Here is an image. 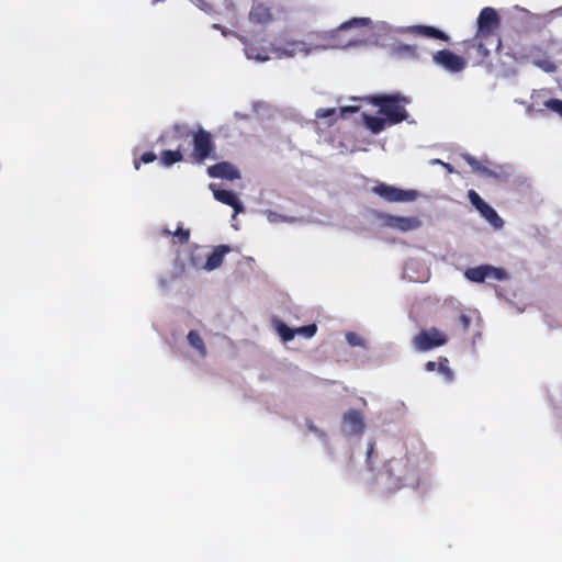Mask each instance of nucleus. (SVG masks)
<instances>
[{
  "label": "nucleus",
  "instance_id": "19",
  "mask_svg": "<svg viewBox=\"0 0 562 562\" xmlns=\"http://www.w3.org/2000/svg\"><path fill=\"white\" fill-rule=\"evenodd\" d=\"M161 236H172V244H187L190 239L191 232L189 228H184L182 225H178L175 232L168 228H162L160 232Z\"/></svg>",
  "mask_w": 562,
  "mask_h": 562
},
{
  "label": "nucleus",
  "instance_id": "14",
  "mask_svg": "<svg viewBox=\"0 0 562 562\" xmlns=\"http://www.w3.org/2000/svg\"><path fill=\"white\" fill-rule=\"evenodd\" d=\"M214 198L222 202L223 204H226L228 206H232L234 209L235 214L240 213L244 211V206L238 200V196L236 193L229 190L225 189H216L213 190Z\"/></svg>",
  "mask_w": 562,
  "mask_h": 562
},
{
  "label": "nucleus",
  "instance_id": "27",
  "mask_svg": "<svg viewBox=\"0 0 562 562\" xmlns=\"http://www.w3.org/2000/svg\"><path fill=\"white\" fill-rule=\"evenodd\" d=\"M278 333L283 341H290L294 338L296 331L295 329L290 328L283 323H280L278 326Z\"/></svg>",
  "mask_w": 562,
  "mask_h": 562
},
{
  "label": "nucleus",
  "instance_id": "9",
  "mask_svg": "<svg viewBox=\"0 0 562 562\" xmlns=\"http://www.w3.org/2000/svg\"><path fill=\"white\" fill-rule=\"evenodd\" d=\"M432 60L450 72H460L467 67L465 58L449 49H441L432 55Z\"/></svg>",
  "mask_w": 562,
  "mask_h": 562
},
{
  "label": "nucleus",
  "instance_id": "18",
  "mask_svg": "<svg viewBox=\"0 0 562 562\" xmlns=\"http://www.w3.org/2000/svg\"><path fill=\"white\" fill-rule=\"evenodd\" d=\"M362 120L366 127L373 134L381 133L389 125V121L384 116L380 117L363 113Z\"/></svg>",
  "mask_w": 562,
  "mask_h": 562
},
{
  "label": "nucleus",
  "instance_id": "30",
  "mask_svg": "<svg viewBox=\"0 0 562 562\" xmlns=\"http://www.w3.org/2000/svg\"><path fill=\"white\" fill-rule=\"evenodd\" d=\"M346 339L350 346H363V339L356 333H347Z\"/></svg>",
  "mask_w": 562,
  "mask_h": 562
},
{
  "label": "nucleus",
  "instance_id": "17",
  "mask_svg": "<svg viewBox=\"0 0 562 562\" xmlns=\"http://www.w3.org/2000/svg\"><path fill=\"white\" fill-rule=\"evenodd\" d=\"M359 106H352V105H348V106H342L339 109V111H337L336 109L331 108V109H319L317 110L316 112V117L318 119H326V117H333L335 116V121L338 119V117H346L347 114H350V113H356L359 111Z\"/></svg>",
  "mask_w": 562,
  "mask_h": 562
},
{
  "label": "nucleus",
  "instance_id": "3",
  "mask_svg": "<svg viewBox=\"0 0 562 562\" xmlns=\"http://www.w3.org/2000/svg\"><path fill=\"white\" fill-rule=\"evenodd\" d=\"M385 473L395 488L418 483L417 470L406 456L390 460L385 465Z\"/></svg>",
  "mask_w": 562,
  "mask_h": 562
},
{
  "label": "nucleus",
  "instance_id": "16",
  "mask_svg": "<svg viewBox=\"0 0 562 562\" xmlns=\"http://www.w3.org/2000/svg\"><path fill=\"white\" fill-rule=\"evenodd\" d=\"M229 247L226 245H220L217 246L210 256H207L206 262L204 265V268L209 271L214 270L218 268L223 260L224 256L229 252Z\"/></svg>",
  "mask_w": 562,
  "mask_h": 562
},
{
  "label": "nucleus",
  "instance_id": "25",
  "mask_svg": "<svg viewBox=\"0 0 562 562\" xmlns=\"http://www.w3.org/2000/svg\"><path fill=\"white\" fill-rule=\"evenodd\" d=\"M371 23L369 18H353L340 25L341 30H348L350 27H363Z\"/></svg>",
  "mask_w": 562,
  "mask_h": 562
},
{
  "label": "nucleus",
  "instance_id": "28",
  "mask_svg": "<svg viewBox=\"0 0 562 562\" xmlns=\"http://www.w3.org/2000/svg\"><path fill=\"white\" fill-rule=\"evenodd\" d=\"M544 106L562 117V100L549 99L544 102Z\"/></svg>",
  "mask_w": 562,
  "mask_h": 562
},
{
  "label": "nucleus",
  "instance_id": "21",
  "mask_svg": "<svg viewBox=\"0 0 562 562\" xmlns=\"http://www.w3.org/2000/svg\"><path fill=\"white\" fill-rule=\"evenodd\" d=\"M414 32L422 36L431 37V38L440 40L443 42L449 41V36L445 32H442L434 26L417 25L414 27Z\"/></svg>",
  "mask_w": 562,
  "mask_h": 562
},
{
  "label": "nucleus",
  "instance_id": "12",
  "mask_svg": "<svg viewBox=\"0 0 562 562\" xmlns=\"http://www.w3.org/2000/svg\"><path fill=\"white\" fill-rule=\"evenodd\" d=\"M211 178L236 180L240 178L239 170L228 161H221L207 168Z\"/></svg>",
  "mask_w": 562,
  "mask_h": 562
},
{
  "label": "nucleus",
  "instance_id": "34",
  "mask_svg": "<svg viewBox=\"0 0 562 562\" xmlns=\"http://www.w3.org/2000/svg\"><path fill=\"white\" fill-rule=\"evenodd\" d=\"M432 162L441 165L450 173L454 172V168L448 162H443L439 159H435Z\"/></svg>",
  "mask_w": 562,
  "mask_h": 562
},
{
  "label": "nucleus",
  "instance_id": "20",
  "mask_svg": "<svg viewBox=\"0 0 562 562\" xmlns=\"http://www.w3.org/2000/svg\"><path fill=\"white\" fill-rule=\"evenodd\" d=\"M249 19L255 23L265 24L272 20V14L266 5L257 4L250 10Z\"/></svg>",
  "mask_w": 562,
  "mask_h": 562
},
{
  "label": "nucleus",
  "instance_id": "35",
  "mask_svg": "<svg viewBox=\"0 0 562 562\" xmlns=\"http://www.w3.org/2000/svg\"><path fill=\"white\" fill-rule=\"evenodd\" d=\"M425 369L429 372L438 370V363L435 361H428L425 364Z\"/></svg>",
  "mask_w": 562,
  "mask_h": 562
},
{
  "label": "nucleus",
  "instance_id": "32",
  "mask_svg": "<svg viewBox=\"0 0 562 562\" xmlns=\"http://www.w3.org/2000/svg\"><path fill=\"white\" fill-rule=\"evenodd\" d=\"M157 159V156L155 153L153 151H146L144 153L140 158H139V161L144 162V164H149V162H153Z\"/></svg>",
  "mask_w": 562,
  "mask_h": 562
},
{
  "label": "nucleus",
  "instance_id": "33",
  "mask_svg": "<svg viewBox=\"0 0 562 562\" xmlns=\"http://www.w3.org/2000/svg\"><path fill=\"white\" fill-rule=\"evenodd\" d=\"M459 323L461 324L463 330H468L471 325V318L465 314H461L459 316Z\"/></svg>",
  "mask_w": 562,
  "mask_h": 562
},
{
  "label": "nucleus",
  "instance_id": "10",
  "mask_svg": "<svg viewBox=\"0 0 562 562\" xmlns=\"http://www.w3.org/2000/svg\"><path fill=\"white\" fill-rule=\"evenodd\" d=\"M468 198L471 204L480 212V214L494 226H502L503 220L498 216L496 211L490 206L474 190L468 191Z\"/></svg>",
  "mask_w": 562,
  "mask_h": 562
},
{
  "label": "nucleus",
  "instance_id": "8",
  "mask_svg": "<svg viewBox=\"0 0 562 562\" xmlns=\"http://www.w3.org/2000/svg\"><path fill=\"white\" fill-rule=\"evenodd\" d=\"M270 52L274 54L277 58H290L297 54L308 55L310 48L303 41L286 40L272 44Z\"/></svg>",
  "mask_w": 562,
  "mask_h": 562
},
{
  "label": "nucleus",
  "instance_id": "5",
  "mask_svg": "<svg viewBox=\"0 0 562 562\" xmlns=\"http://www.w3.org/2000/svg\"><path fill=\"white\" fill-rule=\"evenodd\" d=\"M447 342V334L439 330L437 327L420 330L412 340L413 347L417 351H429L445 346Z\"/></svg>",
  "mask_w": 562,
  "mask_h": 562
},
{
  "label": "nucleus",
  "instance_id": "13",
  "mask_svg": "<svg viewBox=\"0 0 562 562\" xmlns=\"http://www.w3.org/2000/svg\"><path fill=\"white\" fill-rule=\"evenodd\" d=\"M342 423L350 435H360L364 430L363 415L358 409H349L342 416Z\"/></svg>",
  "mask_w": 562,
  "mask_h": 562
},
{
  "label": "nucleus",
  "instance_id": "15",
  "mask_svg": "<svg viewBox=\"0 0 562 562\" xmlns=\"http://www.w3.org/2000/svg\"><path fill=\"white\" fill-rule=\"evenodd\" d=\"M245 54L249 59L266 61L270 59L269 49L255 42L245 43Z\"/></svg>",
  "mask_w": 562,
  "mask_h": 562
},
{
  "label": "nucleus",
  "instance_id": "24",
  "mask_svg": "<svg viewBox=\"0 0 562 562\" xmlns=\"http://www.w3.org/2000/svg\"><path fill=\"white\" fill-rule=\"evenodd\" d=\"M183 160V154L180 149L177 150H164L160 156V164L165 167H170L176 162Z\"/></svg>",
  "mask_w": 562,
  "mask_h": 562
},
{
  "label": "nucleus",
  "instance_id": "1",
  "mask_svg": "<svg viewBox=\"0 0 562 562\" xmlns=\"http://www.w3.org/2000/svg\"><path fill=\"white\" fill-rule=\"evenodd\" d=\"M501 26V18L494 8L485 7L481 10L477 18V30L474 37L467 42V48L473 47L477 50L482 58L487 57L490 50L485 47V43L494 40L496 49L502 46V41L497 36Z\"/></svg>",
  "mask_w": 562,
  "mask_h": 562
},
{
  "label": "nucleus",
  "instance_id": "29",
  "mask_svg": "<svg viewBox=\"0 0 562 562\" xmlns=\"http://www.w3.org/2000/svg\"><path fill=\"white\" fill-rule=\"evenodd\" d=\"M296 334H302L307 338L313 337L317 331V326L315 324L301 326L295 329Z\"/></svg>",
  "mask_w": 562,
  "mask_h": 562
},
{
  "label": "nucleus",
  "instance_id": "23",
  "mask_svg": "<svg viewBox=\"0 0 562 562\" xmlns=\"http://www.w3.org/2000/svg\"><path fill=\"white\" fill-rule=\"evenodd\" d=\"M462 158L467 161L468 165L471 166L474 172L486 177L494 176V172L491 169L482 165L475 157L471 156L470 154H463Z\"/></svg>",
  "mask_w": 562,
  "mask_h": 562
},
{
  "label": "nucleus",
  "instance_id": "26",
  "mask_svg": "<svg viewBox=\"0 0 562 562\" xmlns=\"http://www.w3.org/2000/svg\"><path fill=\"white\" fill-rule=\"evenodd\" d=\"M438 371L445 376L446 381L451 382L453 380V371L449 368V360L447 358H440L438 362Z\"/></svg>",
  "mask_w": 562,
  "mask_h": 562
},
{
  "label": "nucleus",
  "instance_id": "22",
  "mask_svg": "<svg viewBox=\"0 0 562 562\" xmlns=\"http://www.w3.org/2000/svg\"><path fill=\"white\" fill-rule=\"evenodd\" d=\"M189 345L195 349L201 358L206 357L207 350L205 344L196 330H190L187 336Z\"/></svg>",
  "mask_w": 562,
  "mask_h": 562
},
{
  "label": "nucleus",
  "instance_id": "2",
  "mask_svg": "<svg viewBox=\"0 0 562 562\" xmlns=\"http://www.w3.org/2000/svg\"><path fill=\"white\" fill-rule=\"evenodd\" d=\"M366 100L369 104L379 108V114L383 115L389 125L398 124L408 117L405 106L409 103V99L400 93L368 95Z\"/></svg>",
  "mask_w": 562,
  "mask_h": 562
},
{
  "label": "nucleus",
  "instance_id": "11",
  "mask_svg": "<svg viewBox=\"0 0 562 562\" xmlns=\"http://www.w3.org/2000/svg\"><path fill=\"white\" fill-rule=\"evenodd\" d=\"M384 224L402 233L418 229L422 221L417 216H397L387 214L384 216Z\"/></svg>",
  "mask_w": 562,
  "mask_h": 562
},
{
  "label": "nucleus",
  "instance_id": "7",
  "mask_svg": "<svg viewBox=\"0 0 562 562\" xmlns=\"http://www.w3.org/2000/svg\"><path fill=\"white\" fill-rule=\"evenodd\" d=\"M372 192L387 202H412L418 198L416 190H403L386 183H378Z\"/></svg>",
  "mask_w": 562,
  "mask_h": 562
},
{
  "label": "nucleus",
  "instance_id": "31",
  "mask_svg": "<svg viewBox=\"0 0 562 562\" xmlns=\"http://www.w3.org/2000/svg\"><path fill=\"white\" fill-rule=\"evenodd\" d=\"M173 132L179 135V137H188L190 132L186 128L184 125L175 124L172 127Z\"/></svg>",
  "mask_w": 562,
  "mask_h": 562
},
{
  "label": "nucleus",
  "instance_id": "36",
  "mask_svg": "<svg viewBox=\"0 0 562 562\" xmlns=\"http://www.w3.org/2000/svg\"><path fill=\"white\" fill-rule=\"evenodd\" d=\"M135 168L138 169L139 168V164L138 161H135Z\"/></svg>",
  "mask_w": 562,
  "mask_h": 562
},
{
  "label": "nucleus",
  "instance_id": "6",
  "mask_svg": "<svg viewBox=\"0 0 562 562\" xmlns=\"http://www.w3.org/2000/svg\"><path fill=\"white\" fill-rule=\"evenodd\" d=\"M464 277L472 282L483 283L486 280L505 281L508 279V273L504 268L491 265H481L468 268L464 272Z\"/></svg>",
  "mask_w": 562,
  "mask_h": 562
},
{
  "label": "nucleus",
  "instance_id": "4",
  "mask_svg": "<svg viewBox=\"0 0 562 562\" xmlns=\"http://www.w3.org/2000/svg\"><path fill=\"white\" fill-rule=\"evenodd\" d=\"M192 147L191 158L194 162L202 164L206 159L217 158L213 135L202 127L193 133Z\"/></svg>",
  "mask_w": 562,
  "mask_h": 562
}]
</instances>
